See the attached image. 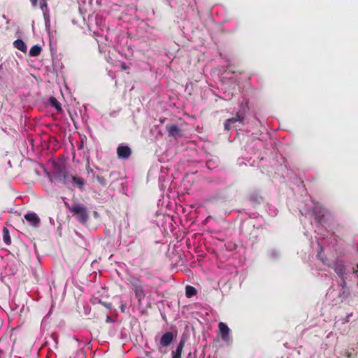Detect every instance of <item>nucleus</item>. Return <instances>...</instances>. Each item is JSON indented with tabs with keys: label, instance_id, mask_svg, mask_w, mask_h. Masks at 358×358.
I'll list each match as a JSON object with an SVG mask.
<instances>
[{
	"label": "nucleus",
	"instance_id": "18",
	"mask_svg": "<svg viewBox=\"0 0 358 358\" xmlns=\"http://www.w3.org/2000/svg\"><path fill=\"white\" fill-rule=\"evenodd\" d=\"M40 8L45 13L48 10V2L47 0H40Z\"/></svg>",
	"mask_w": 358,
	"mask_h": 358
},
{
	"label": "nucleus",
	"instance_id": "8",
	"mask_svg": "<svg viewBox=\"0 0 358 358\" xmlns=\"http://www.w3.org/2000/svg\"><path fill=\"white\" fill-rule=\"evenodd\" d=\"M24 219L29 222L31 226L35 227H36L40 222V218L34 213H27L24 215Z\"/></svg>",
	"mask_w": 358,
	"mask_h": 358
},
{
	"label": "nucleus",
	"instance_id": "16",
	"mask_svg": "<svg viewBox=\"0 0 358 358\" xmlns=\"http://www.w3.org/2000/svg\"><path fill=\"white\" fill-rule=\"evenodd\" d=\"M41 52V47L35 45L32 46L29 50V55L31 57H38Z\"/></svg>",
	"mask_w": 358,
	"mask_h": 358
},
{
	"label": "nucleus",
	"instance_id": "15",
	"mask_svg": "<svg viewBox=\"0 0 358 358\" xmlns=\"http://www.w3.org/2000/svg\"><path fill=\"white\" fill-rule=\"evenodd\" d=\"M49 101L52 107H54L58 112L62 111L61 104L55 97L51 96L49 99Z\"/></svg>",
	"mask_w": 358,
	"mask_h": 358
},
{
	"label": "nucleus",
	"instance_id": "24",
	"mask_svg": "<svg viewBox=\"0 0 358 358\" xmlns=\"http://www.w3.org/2000/svg\"><path fill=\"white\" fill-rule=\"evenodd\" d=\"M348 295V293H346L345 290L344 289L340 294H339V297L340 298H342V299L343 298H345V296H347Z\"/></svg>",
	"mask_w": 358,
	"mask_h": 358
},
{
	"label": "nucleus",
	"instance_id": "14",
	"mask_svg": "<svg viewBox=\"0 0 358 358\" xmlns=\"http://www.w3.org/2000/svg\"><path fill=\"white\" fill-rule=\"evenodd\" d=\"M3 240L6 245H10L11 244L9 230L6 227H3Z\"/></svg>",
	"mask_w": 358,
	"mask_h": 358
},
{
	"label": "nucleus",
	"instance_id": "13",
	"mask_svg": "<svg viewBox=\"0 0 358 358\" xmlns=\"http://www.w3.org/2000/svg\"><path fill=\"white\" fill-rule=\"evenodd\" d=\"M13 45L17 50L26 52L27 51V45L21 39H17L13 42Z\"/></svg>",
	"mask_w": 358,
	"mask_h": 358
},
{
	"label": "nucleus",
	"instance_id": "21",
	"mask_svg": "<svg viewBox=\"0 0 358 358\" xmlns=\"http://www.w3.org/2000/svg\"><path fill=\"white\" fill-rule=\"evenodd\" d=\"M102 305L105 306L107 309L111 310L113 308L111 303L103 302Z\"/></svg>",
	"mask_w": 358,
	"mask_h": 358
},
{
	"label": "nucleus",
	"instance_id": "11",
	"mask_svg": "<svg viewBox=\"0 0 358 358\" xmlns=\"http://www.w3.org/2000/svg\"><path fill=\"white\" fill-rule=\"evenodd\" d=\"M334 271L336 274L340 277L343 278L345 276V266L341 262H337L335 263L334 266L333 267Z\"/></svg>",
	"mask_w": 358,
	"mask_h": 358
},
{
	"label": "nucleus",
	"instance_id": "26",
	"mask_svg": "<svg viewBox=\"0 0 358 358\" xmlns=\"http://www.w3.org/2000/svg\"><path fill=\"white\" fill-rule=\"evenodd\" d=\"M86 170H87V173L92 172V169L90 168L89 164L87 166Z\"/></svg>",
	"mask_w": 358,
	"mask_h": 358
},
{
	"label": "nucleus",
	"instance_id": "25",
	"mask_svg": "<svg viewBox=\"0 0 358 358\" xmlns=\"http://www.w3.org/2000/svg\"><path fill=\"white\" fill-rule=\"evenodd\" d=\"M30 2L33 7H36L38 5V0H30Z\"/></svg>",
	"mask_w": 358,
	"mask_h": 358
},
{
	"label": "nucleus",
	"instance_id": "5",
	"mask_svg": "<svg viewBox=\"0 0 358 358\" xmlns=\"http://www.w3.org/2000/svg\"><path fill=\"white\" fill-rule=\"evenodd\" d=\"M244 120V116L238 113L235 117L227 119L224 122V129L226 130H231L234 127V124L238 122H242Z\"/></svg>",
	"mask_w": 358,
	"mask_h": 358
},
{
	"label": "nucleus",
	"instance_id": "30",
	"mask_svg": "<svg viewBox=\"0 0 358 358\" xmlns=\"http://www.w3.org/2000/svg\"><path fill=\"white\" fill-rule=\"evenodd\" d=\"M121 310H122V312H124V306H122V307H121Z\"/></svg>",
	"mask_w": 358,
	"mask_h": 358
},
{
	"label": "nucleus",
	"instance_id": "27",
	"mask_svg": "<svg viewBox=\"0 0 358 358\" xmlns=\"http://www.w3.org/2000/svg\"><path fill=\"white\" fill-rule=\"evenodd\" d=\"M106 322H112V319H111V317L110 316H107Z\"/></svg>",
	"mask_w": 358,
	"mask_h": 358
},
{
	"label": "nucleus",
	"instance_id": "20",
	"mask_svg": "<svg viewBox=\"0 0 358 358\" xmlns=\"http://www.w3.org/2000/svg\"><path fill=\"white\" fill-rule=\"evenodd\" d=\"M92 303H99V304H101L103 303V301H102L99 297H94L92 299Z\"/></svg>",
	"mask_w": 358,
	"mask_h": 358
},
{
	"label": "nucleus",
	"instance_id": "17",
	"mask_svg": "<svg viewBox=\"0 0 358 358\" xmlns=\"http://www.w3.org/2000/svg\"><path fill=\"white\" fill-rule=\"evenodd\" d=\"M186 296L189 298L196 294V289L190 285H187L185 288Z\"/></svg>",
	"mask_w": 358,
	"mask_h": 358
},
{
	"label": "nucleus",
	"instance_id": "2",
	"mask_svg": "<svg viewBox=\"0 0 358 358\" xmlns=\"http://www.w3.org/2000/svg\"><path fill=\"white\" fill-rule=\"evenodd\" d=\"M64 205L80 223L85 224L89 220L88 209L83 203L69 205L65 202Z\"/></svg>",
	"mask_w": 358,
	"mask_h": 358
},
{
	"label": "nucleus",
	"instance_id": "4",
	"mask_svg": "<svg viewBox=\"0 0 358 358\" xmlns=\"http://www.w3.org/2000/svg\"><path fill=\"white\" fill-rule=\"evenodd\" d=\"M166 130L169 136L173 138H178L182 136V130L176 124H167L166 125Z\"/></svg>",
	"mask_w": 358,
	"mask_h": 358
},
{
	"label": "nucleus",
	"instance_id": "6",
	"mask_svg": "<svg viewBox=\"0 0 358 358\" xmlns=\"http://www.w3.org/2000/svg\"><path fill=\"white\" fill-rule=\"evenodd\" d=\"M174 339V334L173 332L169 331L164 334L159 341L162 347L169 346Z\"/></svg>",
	"mask_w": 358,
	"mask_h": 358
},
{
	"label": "nucleus",
	"instance_id": "19",
	"mask_svg": "<svg viewBox=\"0 0 358 358\" xmlns=\"http://www.w3.org/2000/svg\"><path fill=\"white\" fill-rule=\"evenodd\" d=\"M96 180L102 186H106V185L107 182H106V178L103 176H96Z\"/></svg>",
	"mask_w": 358,
	"mask_h": 358
},
{
	"label": "nucleus",
	"instance_id": "7",
	"mask_svg": "<svg viewBox=\"0 0 358 358\" xmlns=\"http://www.w3.org/2000/svg\"><path fill=\"white\" fill-rule=\"evenodd\" d=\"M117 155L120 158L127 159L131 155V150L127 145H120L117 149Z\"/></svg>",
	"mask_w": 358,
	"mask_h": 358
},
{
	"label": "nucleus",
	"instance_id": "22",
	"mask_svg": "<svg viewBox=\"0 0 358 358\" xmlns=\"http://www.w3.org/2000/svg\"><path fill=\"white\" fill-rule=\"evenodd\" d=\"M120 69L122 71H126V70L129 69V66L127 65V64L125 62H122L120 64Z\"/></svg>",
	"mask_w": 358,
	"mask_h": 358
},
{
	"label": "nucleus",
	"instance_id": "29",
	"mask_svg": "<svg viewBox=\"0 0 358 358\" xmlns=\"http://www.w3.org/2000/svg\"><path fill=\"white\" fill-rule=\"evenodd\" d=\"M150 352H145V355H146L147 356H150Z\"/></svg>",
	"mask_w": 358,
	"mask_h": 358
},
{
	"label": "nucleus",
	"instance_id": "10",
	"mask_svg": "<svg viewBox=\"0 0 358 358\" xmlns=\"http://www.w3.org/2000/svg\"><path fill=\"white\" fill-rule=\"evenodd\" d=\"M218 327L222 339L223 341H227L229 336V328L223 322H220Z\"/></svg>",
	"mask_w": 358,
	"mask_h": 358
},
{
	"label": "nucleus",
	"instance_id": "31",
	"mask_svg": "<svg viewBox=\"0 0 358 358\" xmlns=\"http://www.w3.org/2000/svg\"><path fill=\"white\" fill-rule=\"evenodd\" d=\"M357 267H358V264H357Z\"/></svg>",
	"mask_w": 358,
	"mask_h": 358
},
{
	"label": "nucleus",
	"instance_id": "23",
	"mask_svg": "<svg viewBox=\"0 0 358 358\" xmlns=\"http://www.w3.org/2000/svg\"><path fill=\"white\" fill-rule=\"evenodd\" d=\"M342 280V282L341 283V286L344 289L346 287V276L341 278Z\"/></svg>",
	"mask_w": 358,
	"mask_h": 358
},
{
	"label": "nucleus",
	"instance_id": "28",
	"mask_svg": "<svg viewBox=\"0 0 358 358\" xmlns=\"http://www.w3.org/2000/svg\"><path fill=\"white\" fill-rule=\"evenodd\" d=\"M350 356H351V354L348 352V353L347 354V357H348V358H350Z\"/></svg>",
	"mask_w": 358,
	"mask_h": 358
},
{
	"label": "nucleus",
	"instance_id": "3",
	"mask_svg": "<svg viewBox=\"0 0 358 358\" xmlns=\"http://www.w3.org/2000/svg\"><path fill=\"white\" fill-rule=\"evenodd\" d=\"M52 177L55 180L62 182L66 185L69 178V173L66 169L65 166L62 164H55Z\"/></svg>",
	"mask_w": 358,
	"mask_h": 358
},
{
	"label": "nucleus",
	"instance_id": "12",
	"mask_svg": "<svg viewBox=\"0 0 358 358\" xmlns=\"http://www.w3.org/2000/svg\"><path fill=\"white\" fill-rule=\"evenodd\" d=\"M185 346V341L180 340L175 351L172 352V358H181L182 352Z\"/></svg>",
	"mask_w": 358,
	"mask_h": 358
},
{
	"label": "nucleus",
	"instance_id": "9",
	"mask_svg": "<svg viewBox=\"0 0 358 358\" xmlns=\"http://www.w3.org/2000/svg\"><path fill=\"white\" fill-rule=\"evenodd\" d=\"M72 185L75 187L78 188L80 190H83L85 185V180L78 176H73L71 177Z\"/></svg>",
	"mask_w": 358,
	"mask_h": 358
},
{
	"label": "nucleus",
	"instance_id": "1",
	"mask_svg": "<svg viewBox=\"0 0 358 358\" xmlns=\"http://www.w3.org/2000/svg\"><path fill=\"white\" fill-rule=\"evenodd\" d=\"M127 280L131 289L134 292L136 298L141 302L145 297V292L141 280V275L137 274L129 275L127 276Z\"/></svg>",
	"mask_w": 358,
	"mask_h": 358
}]
</instances>
